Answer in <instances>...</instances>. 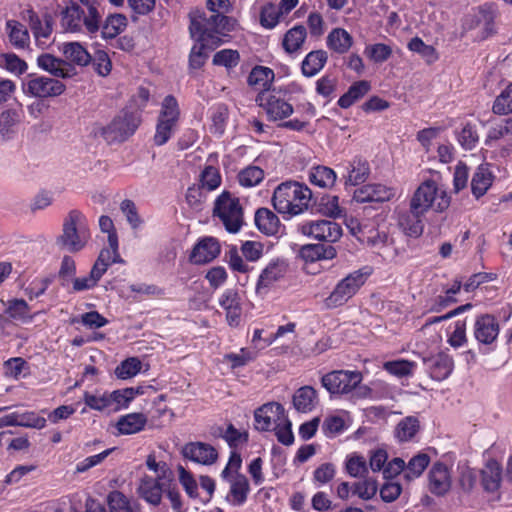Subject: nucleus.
<instances>
[{
  "instance_id": "nucleus-45",
  "label": "nucleus",
  "mask_w": 512,
  "mask_h": 512,
  "mask_svg": "<svg viewBox=\"0 0 512 512\" xmlns=\"http://www.w3.org/2000/svg\"><path fill=\"white\" fill-rule=\"evenodd\" d=\"M20 117L17 111L8 109L0 113V138L7 141L15 134Z\"/></svg>"
},
{
  "instance_id": "nucleus-28",
  "label": "nucleus",
  "mask_w": 512,
  "mask_h": 512,
  "mask_svg": "<svg viewBox=\"0 0 512 512\" xmlns=\"http://www.w3.org/2000/svg\"><path fill=\"white\" fill-rule=\"evenodd\" d=\"M425 214L409 207L408 211H404L399 213L398 215V225L402 229V231L411 237H418L422 234L424 225H423V217Z\"/></svg>"
},
{
  "instance_id": "nucleus-4",
  "label": "nucleus",
  "mask_w": 512,
  "mask_h": 512,
  "mask_svg": "<svg viewBox=\"0 0 512 512\" xmlns=\"http://www.w3.org/2000/svg\"><path fill=\"white\" fill-rule=\"evenodd\" d=\"M140 123L141 117L138 113L123 110L107 125L95 123L91 134L109 145L122 143L135 133Z\"/></svg>"
},
{
  "instance_id": "nucleus-63",
  "label": "nucleus",
  "mask_w": 512,
  "mask_h": 512,
  "mask_svg": "<svg viewBox=\"0 0 512 512\" xmlns=\"http://www.w3.org/2000/svg\"><path fill=\"white\" fill-rule=\"evenodd\" d=\"M141 369V362L139 359L132 357L121 362L115 370V374L120 379H128L135 376Z\"/></svg>"
},
{
  "instance_id": "nucleus-62",
  "label": "nucleus",
  "mask_w": 512,
  "mask_h": 512,
  "mask_svg": "<svg viewBox=\"0 0 512 512\" xmlns=\"http://www.w3.org/2000/svg\"><path fill=\"white\" fill-rule=\"evenodd\" d=\"M211 119V132L217 135H222L225 130L226 121L228 119V108L223 104L218 105L214 109Z\"/></svg>"
},
{
  "instance_id": "nucleus-12",
  "label": "nucleus",
  "mask_w": 512,
  "mask_h": 512,
  "mask_svg": "<svg viewBox=\"0 0 512 512\" xmlns=\"http://www.w3.org/2000/svg\"><path fill=\"white\" fill-rule=\"evenodd\" d=\"M169 472L170 468L166 463H163L161 474H158L156 478L144 476L137 489L139 496L149 504L158 506L161 503L164 489L168 486Z\"/></svg>"
},
{
  "instance_id": "nucleus-2",
  "label": "nucleus",
  "mask_w": 512,
  "mask_h": 512,
  "mask_svg": "<svg viewBox=\"0 0 512 512\" xmlns=\"http://www.w3.org/2000/svg\"><path fill=\"white\" fill-rule=\"evenodd\" d=\"M232 29V19L222 13L211 12L210 16H206L204 12L197 11L190 14L189 31L191 37L196 41L219 46L222 42L220 36Z\"/></svg>"
},
{
  "instance_id": "nucleus-51",
  "label": "nucleus",
  "mask_w": 512,
  "mask_h": 512,
  "mask_svg": "<svg viewBox=\"0 0 512 512\" xmlns=\"http://www.w3.org/2000/svg\"><path fill=\"white\" fill-rule=\"evenodd\" d=\"M220 436L227 442L231 448L244 446L248 443V432L240 431L233 424H229L225 431L220 432Z\"/></svg>"
},
{
  "instance_id": "nucleus-64",
  "label": "nucleus",
  "mask_w": 512,
  "mask_h": 512,
  "mask_svg": "<svg viewBox=\"0 0 512 512\" xmlns=\"http://www.w3.org/2000/svg\"><path fill=\"white\" fill-rule=\"evenodd\" d=\"M239 63V53L236 50L223 49L213 56V64L226 68L236 67Z\"/></svg>"
},
{
  "instance_id": "nucleus-11",
  "label": "nucleus",
  "mask_w": 512,
  "mask_h": 512,
  "mask_svg": "<svg viewBox=\"0 0 512 512\" xmlns=\"http://www.w3.org/2000/svg\"><path fill=\"white\" fill-rule=\"evenodd\" d=\"M362 379L359 371L334 370L322 376L321 384L331 394H348L359 386Z\"/></svg>"
},
{
  "instance_id": "nucleus-43",
  "label": "nucleus",
  "mask_w": 512,
  "mask_h": 512,
  "mask_svg": "<svg viewBox=\"0 0 512 512\" xmlns=\"http://www.w3.org/2000/svg\"><path fill=\"white\" fill-rule=\"evenodd\" d=\"M127 26V18L124 14H110L102 25V36L105 39H113Z\"/></svg>"
},
{
  "instance_id": "nucleus-33",
  "label": "nucleus",
  "mask_w": 512,
  "mask_h": 512,
  "mask_svg": "<svg viewBox=\"0 0 512 512\" xmlns=\"http://www.w3.org/2000/svg\"><path fill=\"white\" fill-rule=\"evenodd\" d=\"M255 224L266 235H275L280 229L278 216L268 208H259L256 211Z\"/></svg>"
},
{
  "instance_id": "nucleus-53",
  "label": "nucleus",
  "mask_w": 512,
  "mask_h": 512,
  "mask_svg": "<svg viewBox=\"0 0 512 512\" xmlns=\"http://www.w3.org/2000/svg\"><path fill=\"white\" fill-rule=\"evenodd\" d=\"M264 178V171L258 166H248L238 174V181L243 187L258 185Z\"/></svg>"
},
{
  "instance_id": "nucleus-46",
  "label": "nucleus",
  "mask_w": 512,
  "mask_h": 512,
  "mask_svg": "<svg viewBox=\"0 0 512 512\" xmlns=\"http://www.w3.org/2000/svg\"><path fill=\"white\" fill-rule=\"evenodd\" d=\"M29 24L33 35L38 42H40L41 38L47 39L52 33V19L48 15L45 16L44 23H42L36 13L30 11Z\"/></svg>"
},
{
  "instance_id": "nucleus-60",
  "label": "nucleus",
  "mask_w": 512,
  "mask_h": 512,
  "mask_svg": "<svg viewBox=\"0 0 512 512\" xmlns=\"http://www.w3.org/2000/svg\"><path fill=\"white\" fill-rule=\"evenodd\" d=\"M408 48L411 51L420 54L427 60V62H433L437 59L435 48L431 45L425 44L419 37L412 38L408 43Z\"/></svg>"
},
{
  "instance_id": "nucleus-32",
  "label": "nucleus",
  "mask_w": 512,
  "mask_h": 512,
  "mask_svg": "<svg viewBox=\"0 0 512 512\" xmlns=\"http://www.w3.org/2000/svg\"><path fill=\"white\" fill-rule=\"evenodd\" d=\"M61 51L65 57L64 60L71 65L86 66L92 61V56L78 42H68L62 45Z\"/></svg>"
},
{
  "instance_id": "nucleus-44",
  "label": "nucleus",
  "mask_w": 512,
  "mask_h": 512,
  "mask_svg": "<svg viewBox=\"0 0 512 512\" xmlns=\"http://www.w3.org/2000/svg\"><path fill=\"white\" fill-rule=\"evenodd\" d=\"M309 181L321 188H330L335 184L336 173L326 166L313 167L309 172Z\"/></svg>"
},
{
  "instance_id": "nucleus-42",
  "label": "nucleus",
  "mask_w": 512,
  "mask_h": 512,
  "mask_svg": "<svg viewBox=\"0 0 512 512\" xmlns=\"http://www.w3.org/2000/svg\"><path fill=\"white\" fill-rule=\"evenodd\" d=\"M274 80V72L272 69L264 66L254 67L247 79L250 86H255L263 89L262 92H267Z\"/></svg>"
},
{
  "instance_id": "nucleus-21",
  "label": "nucleus",
  "mask_w": 512,
  "mask_h": 512,
  "mask_svg": "<svg viewBox=\"0 0 512 512\" xmlns=\"http://www.w3.org/2000/svg\"><path fill=\"white\" fill-rule=\"evenodd\" d=\"M395 196V189L382 184L364 185L354 191L353 199L358 203L385 202Z\"/></svg>"
},
{
  "instance_id": "nucleus-1",
  "label": "nucleus",
  "mask_w": 512,
  "mask_h": 512,
  "mask_svg": "<svg viewBox=\"0 0 512 512\" xmlns=\"http://www.w3.org/2000/svg\"><path fill=\"white\" fill-rule=\"evenodd\" d=\"M71 2L62 11V26L70 32H80L82 27L90 33H96L104 14L101 4L103 0H78Z\"/></svg>"
},
{
  "instance_id": "nucleus-16",
  "label": "nucleus",
  "mask_w": 512,
  "mask_h": 512,
  "mask_svg": "<svg viewBox=\"0 0 512 512\" xmlns=\"http://www.w3.org/2000/svg\"><path fill=\"white\" fill-rule=\"evenodd\" d=\"M499 331V321L495 316L481 314L476 317L473 325V336L479 344H493L497 340Z\"/></svg>"
},
{
  "instance_id": "nucleus-39",
  "label": "nucleus",
  "mask_w": 512,
  "mask_h": 512,
  "mask_svg": "<svg viewBox=\"0 0 512 512\" xmlns=\"http://www.w3.org/2000/svg\"><path fill=\"white\" fill-rule=\"evenodd\" d=\"M147 423V417L143 413H131L122 416L117 422L120 434H134L141 431Z\"/></svg>"
},
{
  "instance_id": "nucleus-56",
  "label": "nucleus",
  "mask_w": 512,
  "mask_h": 512,
  "mask_svg": "<svg viewBox=\"0 0 512 512\" xmlns=\"http://www.w3.org/2000/svg\"><path fill=\"white\" fill-rule=\"evenodd\" d=\"M415 363L408 360H395L384 363V369L397 377H405L412 374Z\"/></svg>"
},
{
  "instance_id": "nucleus-47",
  "label": "nucleus",
  "mask_w": 512,
  "mask_h": 512,
  "mask_svg": "<svg viewBox=\"0 0 512 512\" xmlns=\"http://www.w3.org/2000/svg\"><path fill=\"white\" fill-rule=\"evenodd\" d=\"M138 393L139 391L133 388L115 390L109 393L110 412H116L122 408H126Z\"/></svg>"
},
{
  "instance_id": "nucleus-3",
  "label": "nucleus",
  "mask_w": 512,
  "mask_h": 512,
  "mask_svg": "<svg viewBox=\"0 0 512 512\" xmlns=\"http://www.w3.org/2000/svg\"><path fill=\"white\" fill-rule=\"evenodd\" d=\"M311 198L312 192L306 185L287 181L276 187L272 203L277 212L296 216L308 210Z\"/></svg>"
},
{
  "instance_id": "nucleus-5",
  "label": "nucleus",
  "mask_w": 512,
  "mask_h": 512,
  "mask_svg": "<svg viewBox=\"0 0 512 512\" xmlns=\"http://www.w3.org/2000/svg\"><path fill=\"white\" fill-rule=\"evenodd\" d=\"M85 216L78 210H71L63 221L62 234L57 245L71 253L81 251L90 239Z\"/></svg>"
},
{
  "instance_id": "nucleus-35",
  "label": "nucleus",
  "mask_w": 512,
  "mask_h": 512,
  "mask_svg": "<svg viewBox=\"0 0 512 512\" xmlns=\"http://www.w3.org/2000/svg\"><path fill=\"white\" fill-rule=\"evenodd\" d=\"M328 59L327 52L316 50L309 52L302 61L301 70L304 76L313 77L324 67Z\"/></svg>"
},
{
  "instance_id": "nucleus-36",
  "label": "nucleus",
  "mask_w": 512,
  "mask_h": 512,
  "mask_svg": "<svg viewBox=\"0 0 512 512\" xmlns=\"http://www.w3.org/2000/svg\"><path fill=\"white\" fill-rule=\"evenodd\" d=\"M493 175L488 166L480 165L471 180V190L476 198L483 196L492 185Z\"/></svg>"
},
{
  "instance_id": "nucleus-41",
  "label": "nucleus",
  "mask_w": 512,
  "mask_h": 512,
  "mask_svg": "<svg viewBox=\"0 0 512 512\" xmlns=\"http://www.w3.org/2000/svg\"><path fill=\"white\" fill-rule=\"evenodd\" d=\"M352 36L342 28L333 29L327 37V45L337 53H346L352 46Z\"/></svg>"
},
{
  "instance_id": "nucleus-30",
  "label": "nucleus",
  "mask_w": 512,
  "mask_h": 512,
  "mask_svg": "<svg viewBox=\"0 0 512 512\" xmlns=\"http://www.w3.org/2000/svg\"><path fill=\"white\" fill-rule=\"evenodd\" d=\"M300 257L306 262L331 260L336 257L337 251L332 245L306 244L300 248Z\"/></svg>"
},
{
  "instance_id": "nucleus-24",
  "label": "nucleus",
  "mask_w": 512,
  "mask_h": 512,
  "mask_svg": "<svg viewBox=\"0 0 512 512\" xmlns=\"http://www.w3.org/2000/svg\"><path fill=\"white\" fill-rule=\"evenodd\" d=\"M219 305L226 311V319L230 326H238L242 314L241 299L237 291L227 289L219 299Z\"/></svg>"
},
{
  "instance_id": "nucleus-37",
  "label": "nucleus",
  "mask_w": 512,
  "mask_h": 512,
  "mask_svg": "<svg viewBox=\"0 0 512 512\" xmlns=\"http://www.w3.org/2000/svg\"><path fill=\"white\" fill-rule=\"evenodd\" d=\"M371 89V85L366 80H360L353 83L348 91L344 93L338 100V105L347 109L351 107L359 99L363 98Z\"/></svg>"
},
{
  "instance_id": "nucleus-59",
  "label": "nucleus",
  "mask_w": 512,
  "mask_h": 512,
  "mask_svg": "<svg viewBox=\"0 0 512 512\" xmlns=\"http://www.w3.org/2000/svg\"><path fill=\"white\" fill-rule=\"evenodd\" d=\"M281 16L282 13L277 6L272 3H268L261 9L260 23L263 27L272 29L279 23Z\"/></svg>"
},
{
  "instance_id": "nucleus-57",
  "label": "nucleus",
  "mask_w": 512,
  "mask_h": 512,
  "mask_svg": "<svg viewBox=\"0 0 512 512\" xmlns=\"http://www.w3.org/2000/svg\"><path fill=\"white\" fill-rule=\"evenodd\" d=\"M182 452L184 457L203 465H211L219 457L218 450H182Z\"/></svg>"
},
{
  "instance_id": "nucleus-9",
  "label": "nucleus",
  "mask_w": 512,
  "mask_h": 512,
  "mask_svg": "<svg viewBox=\"0 0 512 512\" xmlns=\"http://www.w3.org/2000/svg\"><path fill=\"white\" fill-rule=\"evenodd\" d=\"M366 275L361 270L349 273L341 279L324 299V305L328 309H334L346 304L364 285Z\"/></svg>"
},
{
  "instance_id": "nucleus-58",
  "label": "nucleus",
  "mask_w": 512,
  "mask_h": 512,
  "mask_svg": "<svg viewBox=\"0 0 512 512\" xmlns=\"http://www.w3.org/2000/svg\"><path fill=\"white\" fill-rule=\"evenodd\" d=\"M419 428V422L414 417H406L401 420L396 428V436L400 441L411 439Z\"/></svg>"
},
{
  "instance_id": "nucleus-15",
  "label": "nucleus",
  "mask_w": 512,
  "mask_h": 512,
  "mask_svg": "<svg viewBox=\"0 0 512 512\" xmlns=\"http://www.w3.org/2000/svg\"><path fill=\"white\" fill-rule=\"evenodd\" d=\"M256 101L265 110L268 119L272 121L286 119L293 113V106L274 93L261 92Z\"/></svg>"
},
{
  "instance_id": "nucleus-49",
  "label": "nucleus",
  "mask_w": 512,
  "mask_h": 512,
  "mask_svg": "<svg viewBox=\"0 0 512 512\" xmlns=\"http://www.w3.org/2000/svg\"><path fill=\"white\" fill-rule=\"evenodd\" d=\"M216 46H211V43L204 41H197V43L192 47L190 55H189V67L190 69H200L208 59V54L205 52V49H214Z\"/></svg>"
},
{
  "instance_id": "nucleus-29",
  "label": "nucleus",
  "mask_w": 512,
  "mask_h": 512,
  "mask_svg": "<svg viewBox=\"0 0 512 512\" xmlns=\"http://www.w3.org/2000/svg\"><path fill=\"white\" fill-rule=\"evenodd\" d=\"M498 11L492 4H485L480 7L477 24L481 26V39H487L497 33L496 19Z\"/></svg>"
},
{
  "instance_id": "nucleus-25",
  "label": "nucleus",
  "mask_w": 512,
  "mask_h": 512,
  "mask_svg": "<svg viewBox=\"0 0 512 512\" xmlns=\"http://www.w3.org/2000/svg\"><path fill=\"white\" fill-rule=\"evenodd\" d=\"M292 404L297 412L309 413L313 411L319 404L317 390L310 385L298 388L292 396Z\"/></svg>"
},
{
  "instance_id": "nucleus-50",
  "label": "nucleus",
  "mask_w": 512,
  "mask_h": 512,
  "mask_svg": "<svg viewBox=\"0 0 512 512\" xmlns=\"http://www.w3.org/2000/svg\"><path fill=\"white\" fill-rule=\"evenodd\" d=\"M430 463V457L425 453H419L413 456L406 464L405 477L413 479L419 477Z\"/></svg>"
},
{
  "instance_id": "nucleus-48",
  "label": "nucleus",
  "mask_w": 512,
  "mask_h": 512,
  "mask_svg": "<svg viewBox=\"0 0 512 512\" xmlns=\"http://www.w3.org/2000/svg\"><path fill=\"white\" fill-rule=\"evenodd\" d=\"M108 244L109 248H103L96 260L107 267L114 263H124L118 251V238H115L114 235L110 236Z\"/></svg>"
},
{
  "instance_id": "nucleus-31",
  "label": "nucleus",
  "mask_w": 512,
  "mask_h": 512,
  "mask_svg": "<svg viewBox=\"0 0 512 512\" xmlns=\"http://www.w3.org/2000/svg\"><path fill=\"white\" fill-rule=\"evenodd\" d=\"M502 480V467L496 460H489L481 471V484L486 492L498 491Z\"/></svg>"
},
{
  "instance_id": "nucleus-20",
  "label": "nucleus",
  "mask_w": 512,
  "mask_h": 512,
  "mask_svg": "<svg viewBox=\"0 0 512 512\" xmlns=\"http://www.w3.org/2000/svg\"><path fill=\"white\" fill-rule=\"evenodd\" d=\"M452 485L450 469L441 462H436L428 474V488L435 496L446 495Z\"/></svg>"
},
{
  "instance_id": "nucleus-18",
  "label": "nucleus",
  "mask_w": 512,
  "mask_h": 512,
  "mask_svg": "<svg viewBox=\"0 0 512 512\" xmlns=\"http://www.w3.org/2000/svg\"><path fill=\"white\" fill-rule=\"evenodd\" d=\"M285 409L277 402H269L254 412L255 428L259 431H268L272 425L284 420Z\"/></svg>"
},
{
  "instance_id": "nucleus-22",
  "label": "nucleus",
  "mask_w": 512,
  "mask_h": 512,
  "mask_svg": "<svg viewBox=\"0 0 512 512\" xmlns=\"http://www.w3.org/2000/svg\"><path fill=\"white\" fill-rule=\"evenodd\" d=\"M38 66L57 78H70L75 75L74 67L64 59L44 53L37 58Z\"/></svg>"
},
{
  "instance_id": "nucleus-17",
  "label": "nucleus",
  "mask_w": 512,
  "mask_h": 512,
  "mask_svg": "<svg viewBox=\"0 0 512 512\" xmlns=\"http://www.w3.org/2000/svg\"><path fill=\"white\" fill-rule=\"evenodd\" d=\"M286 272L287 264L283 260H272L259 275L256 293L262 296L266 295L285 276Z\"/></svg>"
},
{
  "instance_id": "nucleus-7",
  "label": "nucleus",
  "mask_w": 512,
  "mask_h": 512,
  "mask_svg": "<svg viewBox=\"0 0 512 512\" xmlns=\"http://www.w3.org/2000/svg\"><path fill=\"white\" fill-rule=\"evenodd\" d=\"M213 216L219 217L229 233H237L244 224L243 208L239 199L227 191L216 198Z\"/></svg>"
},
{
  "instance_id": "nucleus-27",
  "label": "nucleus",
  "mask_w": 512,
  "mask_h": 512,
  "mask_svg": "<svg viewBox=\"0 0 512 512\" xmlns=\"http://www.w3.org/2000/svg\"><path fill=\"white\" fill-rule=\"evenodd\" d=\"M46 420L34 412L18 413L13 412L0 417V427L23 426L41 429L45 426Z\"/></svg>"
},
{
  "instance_id": "nucleus-19",
  "label": "nucleus",
  "mask_w": 512,
  "mask_h": 512,
  "mask_svg": "<svg viewBox=\"0 0 512 512\" xmlns=\"http://www.w3.org/2000/svg\"><path fill=\"white\" fill-rule=\"evenodd\" d=\"M423 365L430 377L436 381L447 379L453 371V358L443 352L422 358Z\"/></svg>"
},
{
  "instance_id": "nucleus-38",
  "label": "nucleus",
  "mask_w": 512,
  "mask_h": 512,
  "mask_svg": "<svg viewBox=\"0 0 512 512\" xmlns=\"http://www.w3.org/2000/svg\"><path fill=\"white\" fill-rule=\"evenodd\" d=\"M307 37L306 28L303 25H296L289 29L283 37L282 46L285 52L292 54L301 49Z\"/></svg>"
},
{
  "instance_id": "nucleus-13",
  "label": "nucleus",
  "mask_w": 512,
  "mask_h": 512,
  "mask_svg": "<svg viewBox=\"0 0 512 512\" xmlns=\"http://www.w3.org/2000/svg\"><path fill=\"white\" fill-rule=\"evenodd\" d=\"M298 231L318 241L335 243L342 236L341 226L330 220L308 221L298 226Z\"/></svg>"
},
{
  "instance_id": "nucleus-40",
  "label": "nucleus",
  "mask_w": 512,
  "mask_h": 512,
  "mask_svg": "<svg viewBox=\"0 0 512 512\" xmlns=\"http://www.w3.org/2000/svg\"><path fill=\"white\" fill-rule=\"evenodd\" d=\"M348 175L345 181L346 185L356 186L364 183L369 174L370 167L366 160L354 159L348 166Z\"/></svg>"
},
{
  "instance_id": "nucleus-54",
  "label": "nucleus",
  "mask_w": 512,
  "mask_h": 512,
  "mask_svg": "<svg viewBox=\"0 0 512 512\" xmlns=\"http://www.w3.org/2000/svg\"><path fill=\"white\" fill-rule=\"evenodd\" d=\"M200 183L203 189L212 191L217 189L221 184V175L214 166H206L200 174Z\"/></svg>"
},
{
  "instance_id": "nucleus-14",
  "label": "nucleus",
  "mask_w": 512,
  "mask_h": 512,
  "mask_svg": "<svg viewBox=\"0 0 512 512\" xmlns=\"http://www.w3.org/2000/svg\"><path fill=\"white\" fill-rule=\"evenodd\" d=\"M66 89L63 82L58 79L35 76L24 84V93L36 98H50L61 95Z\"/></svg>"
},
{
  "instance_id": "nucleus-8",
  "label": "nucleus",
  "mask_w": 512,
  "mask_h": 512,
  "mask_svg": "<svg viewBox=\"0 0 512 512\" xmlns=\"http://www.w3.org/2000/svg\"><path fill=\"white\" fill-rule=\"evenodd\" d=\"M180 118V109L176 98L167 95L162 104L157 119L156 131L153 137L156 146H163L171 138Z\"/></svg>"
},
{
  "instance_id": "nucleus-6",
  "label": "nucleus",
  "mask_w": 512,
  "mask_h": 512,
  "mask_svg": "<svg viewBox=\"0 0 512 512\" xmlns=\"http://www.w3.org/2000/svg\"><path fill=\"white\" fill-rule=\"evenodd\" d=\"M450 205V196L445 190H441L434 180L422 182L414 191L409 206L426 214L430 209L436 212L445 211Z\"/></svg>"
},
{
  "instance_id": "nucleus-23",
  "label": "nucleus",
  "mask_w": 512,
  "mask_h": 512,
  "mask_svg": "<svg viewBox=\"0 0 512 512\" xmlns=\"http://www.w3.org/2000/svg\"><path fill=\"white\" fill-rule=\"evenodd\" d=\"M220 253V245L217 239L205 237L193 248L190 261L194 264H204L214 260Z\"/></svg>"
},
{
  "instance_id": "nucleus-61",
  "label": "nucleus",
  "mask_w": 512,
  "mask_h": 512,
  "mask_svg": "<svg viewBox=\"0 0 512 512\" xmlns=\"http://www.w3.org/2000/svg\"><path fill=\"white\" fill-rule=\"evenodd\" d=\"M321 213L326 216L337 218L342 215V209L339 206V198L335 195L323 196L319 203Z\"/></svg>"
},
{
  "instance_id": "nucleus-26",
  "label": "nucleus",
  "mask_w": 512,
  "mask_h": 512,
  "mask_svg": "<svg viewBox=\"0 0 512 512\" xmlns=\"http://www.w3.org/2000/svg\"><path fill=\"white\" fill-rule=\"evenodd\" d=\"M222 480L230 485L227 501L233 506H242L247 501L250 492L248 478L245 475H234V477Z\"/></svg>"
},
{
  "instance_id": "nucleus-34",
  "label": "nucleus",
  "mask_w": 512,
  "mask_h": 512,
  "mask_svg": "<svg viewBox=\"0 0 512 512\" xmlns=\"http://www.w3.org/2000/svg\"><path fill=\"white\" fill-rule=\"evenodd\" d=\"M6 32L10 43L16 49H25L29 47L30 35L27 28L16 20H8L6 22Z\"/></svg>"
},
{
  "instance_id": "nucleus-55",
  "label": "nucleus",
  "mask_w": 512,
  "mask_h": 512,
  "mask_svg": "<svg viewBox=\"0 0 512 512\" xmlns=\"http://www.w3.org/2000/svg\"><path fill=\"white\" fill-rule=\"evenodd\" d=\"M6 314L15 320L31 319L29 316L30 307L23 299H12L8 301V306L5 310Z\"/></svg>"
},
{
  "instance_id": "nucleus-10",
  "label": "nucleus",
  "mask_w": 512,
  "mask_h": 512,
  "mask_svg": "<svg viewBox=\"0 0 512 512\" xmlns=\"http://www.w3.org/2000/svg\"><path fill=\"white\" fill-rule=\"evenodd\" d=\"M86 512H142V508L134 498L119 490H112L105 498V505L95 500L87 501Z\"/></svg>"
},
{
  "instance_id": "nucleus-52",
  "label": "nucleus",
  "mask_w": 512,
  "mask_h": 512,
  "mask_svg": "<svg viewBox=\"0 0 512 512\" xmlns=\"http://www.w3.org/2000/svg\"><path fill=\"white\" fill-rule=\"evenodd\" d=\"M492 111L497 115L512 113V83L496 97Z\"/></svg>"
}]
</instances>
